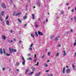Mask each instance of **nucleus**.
I'll return each instance as SVG.
<instances>
[{"label":"nucleus","mask_w":76,"mask_h":76,"mask_svg":"<svg viewBox=\"0 0 76 76\" xmlns=\"http://www.w3.org/2000/svg\"><path fill=\"white\" fill-rule=\"evenodd\" d=\"M32 71H35V68H34L32 69Z\"/></svg>","instance_id":"39"},{"label":"nucleus","mask_w":76,"mask_h":76,"mask_svg":"<svg viewBox=\"0 0 76 76\" xmlns=\"http://www.w3.org/2000/svg\"><path fill=\"white\" fill-rule=\"evenodd\" d=\"M65 69H66V68H65V67H64L63 70V72L64 74L65 73L64 72H65Z\"/></svg>","instance_id":"12"},{"label":"nucleus","mask_w":76,"mask_h":76,"mask_svg":"<svg viewBox=\"0 0 76 76\" xmlns=\"http://www.w3.org/2000/svg\"><path fill=\"white\" fill-rule=\"evenodd\" d=\"M38 5L39 7H40V6H41V4L39 3L38 4Z\"/></svg>","instance_id":"36"},{"label":"nucleus","mask_w":76,"mask_h":76,"mask_svg":"<svg viewBox=\"0 0 76 76\" xmlns=\"http://www.w3.org/2000/svg\"><path fill=\"white\" fill-rule=\"evenodd\" d=\"M29 50H31V51H32V48H29Z\"/></svg>","instance_id":"38"},{"label":"nucleus","mask_w":76,"mask_h":76,"mask_svg":"<svg viewBox=\"0 0 76 76\" xmlns=\"http://www.w3.org/2000/svg\"><path fill=\"white\" fill-rule=\"evenodd\" d=\"M61 14H64V12L63 11H62V12H61Z\"/></svg>","instance_id":"44"},{"label":"nucleus","mask_w":76,"mask_h":76,"mask_svg":"<svg viewBox=\"0 0 76 76\" xmlns=\"http://www.w3.org/2000/svg\"><path fill=\"white\" fill-rule=\"evenodd\" d=\"M38 34L39 35H41V36H43V34L42 32H40L39 31H38Z\"/></svg>","instance_id":"4"},{"label":"nucleus","mask_w":76,"mask_h":76,"mask_svg":"<svg viewBox=\"0 0 76 76\" xmlns=\"http://www.w3.org/2000/svg\"><path fill=\"white\" fill-rule=\"evenodd\" d=\"M4 12L3 11H2L1 12V15L2 16H4Z\"/></svg>","instance_id":"14"},{"label":"nucleus","mask_w":76,"mask_h":76,"mask_svg":"<svg viewBox=\"0 0 76 76\" xmlns=\"http://www.w3.org/2000/svg\"><path fill=\"white\" fill-rule=\"evenodd\" d=\"M31 37H33V38H34L35 37H34V34H31Z\"/></svg>","instance_id":"19"},{"label":"nucleus","mask_w":76,"mask_h":76,"mask_svg":"<svg viewBox=\"0 0 76 76\" xmlns=\"http://www.w3.org/2000/svg\"><path fill=\"white\" fill-rule=\"evenodd\" d=\"M2 70H5V68L3 67L2 69Z\"/></svg>","instance_id":"45"},{"label":"nucleus","mask_w":76,"mask_h":76,"mask_svg":"<svg viewBox=\"0 0 76 76\" xmlns=\"http://www.w3.org/2000/svg\"><path fill=\"white\" fill-rule=\"evenodd\" d=\"M13 40H14V41H16V39H14Z\"/></svg>","instance_id":"49"},{"label":"nucleus","mask_w":76,"mask_h":76,"mask_svg":"<svg viewBox=\"0 0 76 76\" xmlns=\"http://www.w3.org/2000/svg\"><path fill=\"white\" fill-rule=\"evenodd\" d=\"M8 18H9V16H7L6 18V20H7V19H8Z\"/></svg>","instance_id":"34"},{"label":"nucleus","mask_w":76,"mask_h":76,"mask_svg":"<svg viewBox=\"0 0 76 76\" xmlns=\"http://www.w3.org/2000/svg\"><path fill=\"white\" fill-rule=\"evenodd\" d=\"M58 37H59V36H58L57 37H56V38L55 39V40H56V41H57V40H58Z\"/></svg>","instance_id":"23"},{"label":"nucleus","mask_w":76,"mask_h":76,"mask_svg":"<svg viewBox=\"0 0 76 76\" xmlns=\"http://www.w3.org/2000/svg\"><path fill=\"white\" fill-rule=\"evenodd\" d=\"M27 18V16H24L23 18L24 19H26Z\"/></svg>","instance_id":"21"},{"label":"nucleus","mask_w":76,"mask_h":76,"mask_svg":"<svg viewBox=\"0 0 76 76\" xmlns=\"http://www.w3.org/2000/svg\"><path fill=\"white\" fill-rule=\"evenodd\" d=\"M18 65H19V63H16V66H18Z\"/></svg>","instance_id":"53"},{"label":"nucleus","mask_w":76,"mask_h":76,"mask_svg":"<svg viewBox=\"0 0 76 76\" xmlns=\"http://www.w3.org/2000/svg\"><path fill=\"white\" fill-rule=\"evenodd\" d=\"M59 55V53H57L56 55V56H58V55Z\"/></svg>","instance_id":"30"},{"label":"nucleus","mask_w":76,"mask_h":76,"mask_svg":"<svg viewBox=\"0 0 76 76\" xmlns=\"http://www.w3.org/2000/svg\"><path fill=\"white\" fill-rule=\"evenodd\" d=\"M15 12H14L12 14V16H15Z\"/></svg>","instance_id":"32"},{"label":"nucleus","mask_w":76,"mask_h":76,"mask_svg":"<svg viewBox=\"0 0 76 76\" xmlns=\"http://www.w3.org/2000/svg\"><path fill=\"white\" fill-rule=\"evenodd\" d=\"M49 70H46V72H49Z\"/></svg>","instance_id":"59"},{"label":"nucleus","mask_w":76,"mask_h":76,"mask_svg":"<svg viewBox=\"0 0 76 76\" xmlns=\"http://www.w3.org/2000/svg\"><path fill=\"white\" fill-rule=\"evenodd\" d=\"M35 33L37 37H38V34H37V31H35Z\"/></svg>","instance_id":"22"},{"label":"nucleus","mask_w":76,"mask_h":76,"mask_svg":"<svg viewBox=\"0 0 76 76\" xmlns=\"http://www.w3.org/2000/svg\"><path fill=\"white\" fill-rule=\"evenodd\" d=\"M50 52H48V56H50Z\"/></svg>","instance_id":"29"},{"label":"nucleus","mask_w":76,"mask_h":76,"mask_svg":"<svg viewBox=\"0 0 76 76\" xmlns=\"http://www.w3.org/2000/svg\"><path fill=\"white\" fill-rule=\"evenodd\" d=\"M23 61L22 62V64L23 66L25 65V60Z\"/></svg>","instance_id":"18"},{"label":"nucleus","mask_w":76,"mask_h":76,"mask_svg":"<svg viewBox=\"0 0 76 76\" xmlns=\"http://www.w3.org/2000/svg\"><path fill=\"white\" fill-rule=\"evenodd\" d=\"M35 27H37V28H38V26L37 25V21L35 22Z\"/></svg>","instance_id":"6"},{"label":"nucleus","mask_w":76,"mask_h":76,"mask_svg":"<svg viewBox=\"0 0 76 76\" xmlns=\"http://www.w3.org/2000/svg\"><path fill=\"white\" fill-rule=\"evenodd\" d=\"M2 38L4 40H5L6 39H7V37H6L4 35H2Z\"/></svg>","instance_id":"2"},{"label":"nucleus","mask_w":76,"mask_h":76,"mask_svg":"<svg viewBox=\"0 0 76 76\" xmlns=\"http://www.w3.org/2000/svg\"><path fill=\"white\" fill-rule=\"evenodd\" d=\"M72 12H74V9H72Z\"/></svg>","instance_id":"48"},{"label":"nucleus","mask_w":76,"mask_h":76,"mask_svg":"<svg viewBox=\"0 0 76 76\" xmlns=\"http://www.w3.org/2000/svg\"><path fill=\"white\" fill-rule=\"evenodd\" d=\"M10 31L11 33H13V30H10Z\"/></svg>","instance_id":"33"},{"label":"nucleus","mask_w":76,"mask_h":76,"mask_svg":"<svg viewBox=\"0 0 76 76\" xmlns=\"http://www.w3.org/2000/svg\"><path fill=\"white\" fill-rule=\"evenodd\" d=\"M37 57V55L36 54H35L34 55V58H35V57Z\"/></svg>","instance_id":"51"},{"label":"nucleus","mask_w":76,"mask_h":76,"mask_svg":"<svg viewBox=\"0 0 76 76\" xmlns=\"http://www.w3.org/2000/svg\"><path fill=\"white\" fill-rule=\"evenodd\" d=\"M34 73V71L31 72L30 74H29V75H32Z\"/></svg>","instance_id":"31"},{"label":"nucleus","mask_w":76,"mask_h":76,"mask_svg":"<svg viewBox=\"0 0 76 76\" xmlns=\"http://www.w3.org/2000/svg\"><path fill=\"white\" fill-rule=\"evenodd\" d=\"M8 42H10V43H12L13 42V41H12V40H9L8 41Z\"/></svg>","instance_id":"24"},{"label":"nucleus","mask_w":76,"mask_h":76,"mask_svg":"<svg viewBox=\"0 0 76 76\" xmlns=\"http://www.w3.org/2000/svg\"><path fill=\"white\" fill-rule=\"evenodd\" d=\"M63 52H64V56H65L66 55V51L65 50H63Z\"/></svg>","instance_id":"15"},{"label":"nucleus","mask_w":76,"mask_h":76,"mask_svg":"<svg viewBox=\"0 0 76 76\" xmlns=\"http://www.w3.org/2000/svg\"><path fill=\"white\" fill-rule=\"evenodd\" d=\"M16 70H17V72H19V69H16Z\"/></svg>","instance_id":"54"},{"label":"nucleus","mask_w":76,"mask_h":76,"mask_svg":"<svg viewBox=\"0 0 76 76\" xmlns=\"http://www.w3.org/2000/svg\"><path fill=\"white\" fill-rule=\"evenodd\" d=\"M70 69H67L66 70V73H69V72H70Z\"/></svg>","instance_id":"8"},{"label":"nucleus","mask_w":76,"mask_h":76,"mask_svg":"<svg viewBox=\"0 0 76 76\" xmlns=\"http://www.w3.org/2000/svg\"><path fill=\"white\" fill-rule=\"evenodd\" d=\"M41 74V72H39V73H37L36 74V76H38L39 75H40Z\"/></svg>","instance_id":"7"},{"label":"nucleus","mask_w":76,"mask_h":76,"mask_svg":"<svg viewBox=\"0 0 76 76\" xmlns=\"http://www.w3.org/2000/svg\"><path fill=\"white\" fill-rule=\"evenodd\" d=\"M53 76V74H51L50 75H48V76Z\"/></svg>","instance_id":"40"},{"label":"nucleus","mask_w":76,"mask_h":76,"mask_svg":"<svg viewBox=\"0 0 76 76\" xmlns=\"http://www.w3.org/2000/svg\"><path fill=\"white\" fill-rule=\"evenodd\" d=\"M19 23H22V21H21V20H19Z\"/></svg>","instance_id":"50"},{"label":"nucleus","mask_w":76,"mask_h":76,"mask_svg":"<svg viewBox=\"0 0 76 76\" xmlns=\"http://www.w3.org/2000/svg\"><path fill=\"white\" fill-rule=\"evenodd\" d=\"M54 36H52L51 37V38H54Z\"/></svg>","instance_id":"47"},{"label":"nucleus","mask_w":76,"mask_h":76,"mask_svg":"<svg viewBox=\"0 0 76 76\" xmlns=\"http://www.w3.org/2000/svg\"><path fill=\"white\" fill-rule=\"evenodd\" d=\"M76 42H74V46H76Z\"/></svg>","instance_id":"42"},{"label":"nucleus","mask_w":76,"mask_h":76,"mask_svg":"<svg viewBox=\"0 0 76 76\" xmlns=\"http://www.w3.org/2000/svg\"><path fill=\"white\" fill-rule=\"evenodd\" d=\"M0 20H1V21H3V19H2V18H0Z\"/></svg>","instance_id":"46"},{"label":"nucleus","mask_w":76,"mask_h":76,"mask_svg":"<svg viewBox=\"0 0 76 76\" xmlns=\"http://www.w3.org/2000/svg\"><path fill=\"white\" fill-rule=\"evenodd\" d=\"M0 53L1 54H3V50H2V48L0 49Z\"/></svg>","instance_id":"9"},{"label":"nucleus","mask_w":76,"mask_h":76,"mask_svg":"<svg viewBox=\"0 0 76 76\" xmlns=\"http://www.w3.org/2000/svg\"><path fill=\"white\" fill-rule=\"evenodd\" d=\"M6 23L7 25H9V20H7L6 21Z\"/></svg>","instance_id":"10"},{"label":"nucleus","mask_w":76,"mask_h":76,"mask_svg":"<svg viewBox=\"0 0 76 76\" xmlns=\"http://www.w3.org/2000/svg\"><path fill=\"white\" fill-rule=\"evenodd\" d=\"M33 45L34 44H33V43L31 44L30 46V47H32V46H33Z\"/></svg>","instance_id":"26"},{"label":"nucleus","mask_w":76,"mask_h":76,"mask_svg":"<svg viewBox=\"0 0 76 76\" xmlns=\"http://www.w3.org/2000/svg\"><path fill=\"white\" fill-rule=\"evenodd\" d=\"M3 52L4 54L5 55H6V50L4 48L3 49Z\"/></svg>","instance_id":"5"},{"label":"nucleus","mask_w":76,"mask_h":76,"mask_svg":"<svg viewBox=\"0 0 76 76\" xmlns=\"http://www.w3.org/2000/svg\"><path fill=\"white\" fill-rule=\"evenodd\" d=\"M18 22H19V19L18 18Z\"/></svg>","instance_id":"64"},{"label":"nucleus","mask_w":76,"mask_h":76,"mask_svg":"<svg viewBox=\"0 0 76 76\" xmlns=\"http://www.w3.org/2000/svg\"><path fill=\"white\" fill-rule=\"evenodd\" d=\"M74 19L75 20V22H76V17H75L74 18Z\"/></svg>","instance_id":"41"},{"label":"nucleus","mask_w":76,"mask_h":76,"mask_svg":"<svg viewBox=\"0 0 76 76\" xmlns=\"http://www.w3.org/2000/svg\"><path fill=\"white\" fill-rule=\"evenodd\" d=\"M44 66H45V67H47L48 66V65L46 64H44Z\"/></svg>","instance_id":"27"},{"label":"nucleus","mask_w":76,"mask_h":76,"mask_svg":"<svg viewBox=\"0 0 76 76\" xmlns=\"http://www.w3.org/2000/svg\"><path fill=\"white\" fill-rule=\"evenodd\" d=\"M72 67L74 69V70H76V66H75L74 64H72Z\"/></svg>","instance_id":"11"},{"label":"nucleus","mask_w":76,"mask_h":76,"mask_svg":"<svg viewBox=\"0 0 76 76\" xmlns=\"http://www.w3.org/2000/svg\"><path fill=\"white\" fill-rule=\"evenodd\" d=\"M28 60H32V59L31 58H28L27 59Z\"/></svg>","instance_id":"17"},{"label":"nucleus","mask_w":76,"mask_h":76,"mask_svg":"<svg viewBox=\"0 0 76 76\" xmlns=\"http://www.w3.org/2000/svg\"><path fill=\"white\" fill-rule=\"evenodd\" d=\"M26 25H27V24H25L24 25V26L25 27L26 26Z\"/></svg>","instance_id":"52"},{"label":"nucleus","mask_w":76,"mask_h":76,"mask_svg":"<svg viewBox=\"0 0 76 76\" xmlns=\"http://www.w3.org/2000/svg\"><path fill=\"white\" fill-rule=\"evenodd\" d=\"M66 5H69V4L68 3H66Z\"/></svg>","instance_id":"57"},{"label":"nucleus","mask_w":76,"mask_h":76,"mask_svg":"<svg viewBox=\"0 0 76 76\" xmlns=\"http://www.w3.org/2000/svg\"><path fill=\"white\" fill-rule=\"evenodd\" d=\"M34 61L35 63H36L37 62V58L34 59Z\"/></svg>","instance_id":"16"},{"label":"nucleus","mask_w":76,"mask_h":76,"mask_svg":"<svg viewBox=\"0 0 76 76\" xmlns=\"http://www.w3.org/2000/svg\"><path fill=\"white\" fill-rule=\"evenodd\" d=\"M71 20H73V18H71Z\"/></svg>","instance_id":"62"},{"label":"nucleus","mask_w":76,"mask_h":76,"mask_svg":"<svg viewBox=\"0 0 76 76\" xmlns=\"http://www.w3.org/2000/svg\"><path fill=\"white\" fill-rule=\"evenodd\" d=\"M58 47H61V45H58Z\"/></svg>","instance_id":"56"},{"label":"nucleus","mask_w":76,"mask_h":76,"mask_svg":"<svg viewBox=\"0 0 76 76\" xmlns=\"http://www.w3.org/2000/svg\"><path fill=\"white\" fill-rule=\"evenodd\" d=\"M39 64V62H37V64H35V66H38Z\"/></svg>","instance_id":"25"},{"label":"nucleus","mask_w":76,"mask_h":76,"mask_svg":"<svg viewBox=\"0 0 76 76\" xmlns=\"http://www.w3.org/2000/svg\"><path fill=\"white\" fill-rule=\"evenodd\" d=\"M32 19H35V17L34 16V14H32Z\"/></svg>","instance_id":"13"},{"label":"nucleus","mask_w":76,"mask_h":76,"mask_svg":"<svg viewBox=\"0 0 76 76\" xmlns=\"http://www.w3.org/2000/svg\"><path fill=\"white\" fill-rule=\"evenodd\" d=\"M5 55H6L7 56H10V53H6Z\"/></svg>","instance_id":"20"},{"label":"nucleus","mask_w":76,"mask_h":76,"mask_svg":"<svg viewBox=\"0 0 76 76\" xmlns=\"http://www.w3.org/2000/svg\"><path fill=\"white\" fill-rule=\"evenodd\" d=\"M11 49H11V48H9V50L11 54L12 53V51H13V52H16V51H17V50H16L15 49H13V48H12Z\"/></svg>","instance_id":"1"},{"label":"nucleus","mask_w":76,"mask_h":76,"mask_svg":"<svg viewBox=\"0 0 76 76\" xmlns=\"http://www.w3.org/2000/svg\"><path fill=\"white\" fill-rule=\"evenodd\" d=\"M66 68H67V69H68V68H69V66H66Z\"/></svg>","instance_id":"43"},{"label":"nucleus","mask_w":76,"mask_h":76,"mask_svg":"<svg viewBox=\"0 0 76 76\" xmlns=\"http://www.w3.org/2000/svg\"><path fill=\"white\" fill-rule=\"evenodd\" d=\"M22 59L23 60V61H24V60H25V59L24 58L23 56H22Z\"/></svg>","instance_id":"28"},{"label":"nucleus","mask_w":76,"mask_h":76,"mask_svg":"<svg viewBox=\"0 0 76 76\" xmlns=\"http://www.w3.org/2000/svg\"><path fill=\"white\" fill-rule=\"evenodd\" d=\"M21 42H22V41H20L19 43H21Z\"/></svg>","instance_id":"61"},{"label":"nucleus","mask_w":76,"mask_h":76,"mask_svg":"<svg viewBox=\"0 0 76 76\" xmlns=\"http://www.w3.org/2000/svg\"><path fill=\"white\" fill-rule=\"evenodd\" d=\"M46 22H48V18H47L46 20Z\"/></svg>","instance_id":"55"},{"label":"nucleus","mask_w":76,"mask_h":76,"mask_svg":"<svg viewBox=\"0 0 76 76\" xmlns=\"http://www.w3.org/2000/svg\"><path fill=\"white\" fill-rule=\"evenodd\" d=\"M50 62V60H48V62Z\"/></svg>","instance_id":"63"},{"label":"nucleus","mask_w":76,"mask_h":76,"mask_svg":"<svg viewBox=\"0 0 76 76\" xmlns=\"http://www.w3.org/2000/svg\"><path fill=\"white\" fill-rule=\"evenodd\" d=\"M28 71H29V70H28V69H27L26 71V73H27Z\"/></svg>","instance_id":"35"},{"label":"nucleus","mask_w":76,"mask_h":76,"mask_svg":"<svg viewBox=\"0 0 76 76\" xmlns=\"http://www.w3.org/2000/svg\"><path fill=\"white\" fill-rule=\"evenodd\" d=\"M40 18H39L38 19V21H40Z\"/></svg>","instance_id":"58"},{"label":"nucleus","mask_w":76,"mask_h":76,"mask_svg":"<svg viewBox=\"0 0 76 76\" xmlns=\"http://www.w3.org/2000/svg\"><path fill=\"white\" fill-rule=\"evenodd\" d=\"M19 15V13L16 14L15 15V16H18V15Z\"/></svg>","instance_id":"37"},{"label":"nucleus","mask_w":76,"mask_h":76,"mask_svg":"<svg viewBox=\"0 0 76 76\" xmlns=\"http://www.w3.org/2000/svg\"><path fill=\"white\" fill-rule=\"evenodd\" d=\"M75 10H76V7H75Z\"/></svg>","instance_id":"60"},{"label":"nucleus","mask_w":76,"mask_h":76,"mask_svg":"<svg viewBox=\"0 0 76 76\" xmlns=\"http://www.w3.org/2000/svg\"><path fill=\"white\" fill-rule=\"evenodd\" d=\"M1 6L3 7V8H4L5 9L6 8V6L4 5V3H2Z\"/></svg>","instance_id":"3"}]
</instances>
